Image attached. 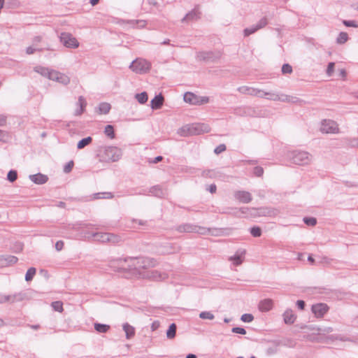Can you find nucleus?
<instances>
[{"label": "nucleus", "instance_id": "obj_1", "mask_svg": "<svg viewBox=\"0 0 358 358\" xmlns=\"http://www.w3.org/2000/svg\"><path fill=\"white\" fill-rule=\"evenodd\" d=\"M115 264H117L118 271L128 270L133 271V273H140L141 269L154 267L156 265V261L152 258L145 257H127L112 262L110 266L115 267Z\"/></svg>", "mask_w": 358, "mask_h": 358}, {"label": "nucleus", "instance_id": "obj_2", "mask_svg": "<svg viewBox=\"0 0 358 358\" xmlns=\"http://www.w3.org/2000/svg\"><path fill=\"white\" fill-rule=\"evenodd\" d=\"M210 131V127L204 123H194L187 124L178 129V134L182 136L189 135H199L201 133H207Z\"/></svg>", "mask_w": 358, "mask_h": 358}, {"label": "nucleus", "instance_id": "obj_3", "mask_svg": "<svg viewBox=\"0 0 358 358\" xmlns=\"http://www.w3.org/2000/svg\"><path fill=\"white\" fill-rule=\"evenodd\" d=\"M287 158L294 164L304 166L309 164L313 160V156L306 151L293 150L287 153Z\"/></svg>", "mask_w": 358, "mask_h": 358}, {"label": "nucleus", "instance_id": "obj_4", "mask_svg": "<svg viewBox=\"0 0 358 358\" xmlns=\"http://www.w3.org/2000/svg\"><path fill=\"white\" fill-rule=\"evenodd\" d=\"M129 67L136 73L143 74L150 71L151 64L145 59L137 58L130 64Z\"/></svg>", "mask_w": 358, "mask_h": 358}, {"label": "nucleus", "instance_id": "obj_5", "mask_svg": "<svg viewBox=\"0 0 358 358\" xmlns=\"http://www.w3.org/2000/svg\"><path fill=\"white\" fill-rule=\"evenodd\" d=\"M176 230L179 233H198L208 234L210 233V229L199 227L195 224L185 223L176 227Z\"/></svg>", "mask_w": 358, "mask_h": 358}, {"label": "nucleus", "instance_id": "obj_6", "mask_svg": "<svg viewBox=\"0 0 358 358\" xmlns=\"http://www.w3.org/2000/svg\"><path fill=\"white\" fill-rule=\"evenodd\" d=\"M184 101L186 103H189L192 105H202L207 103L209 101L208 96H200L194 94L192 92H186L183 97Z\"/></svg>", "mask_w": 358, "mask_h": 358}, {"label": "nucleus", "instance_id": "obj_7", "mask_svg": "<svg viewBox=\"0 0 358 358\" xmlns=\"http://www.w3.org/2000/svg\"><path fill=\"white\" fill-rule=\"evenodd\" d=\"M103 154L106 159L117 162L121 158L122 152L121 149L116 146H108L105 148Z\"/></svg>", "mask_w": 358, "mask_h": 358}, {"label": "nucleus", "instance_id": "obj_8", "mask_svg": "<svg viewBox=\"0 0 358 358\" xmlns=\"http://www.w3.org/2000/svg\"><path fill=\"white\" fill-rule=\"evenodd\" d=\"M221 57L220 52L203 51L196 54V59L206 62H214Z\"/></svg>", "mask_w": 358, "mask_h": 358}, {"label": "nucleus", "instance_id": "obj_9", "mask_svg": "<svg viewBox=\"0 0 358 358\" xmlns=\"http://www.w3.org/2000/svg\"><path fill=\"white\" fill-rule=\"evenodd\" d=\"M59 38L61 43L66 48H76L79 45L76 38L69 33H62Z\"/></svg>", "mask_w": 358, "mask_h": 358}, {"label": "nucleus", "instance_id": "obj_10", "mask_svg": "<svg viewBox=\"0 0 358 358\" xmlns=\"http://www.w3.org/2000/svg\"><path fill=\"white\" fill-rule=\"evenodd\" d=\"M255 208H250L248 207H241L240 208H227V210H224L222 213H228L233 215L236 217H241V215L248 216L249 215H252V211H256Z\"/></svg>", "mask_w": 358, "mask_h": 358}, {"label": "nucleus", "instance_id": "obj_11", "mask_svg": "<svg viewBox=\"0 0 358 358\" xmlns=\"http://www.w3.org/2000/svg\"><path fill=\"white\" fill-rule=\"evenodd\" d=\"M268 21L266 17H264L259 20L256 24H253L250 27L245 28L243 30V35L245 37L249 36L250 35L255 34L259 29H261L266 26Z\"/></svg>", "mask_w": 358, "mask_h": 358}, {"label": "nucleus", "instance_id": "obj_12", "mask_svg": "<svg viewBox=\"0 0 358 358\" xmlns=\"http://www.w3.org/2000/svg\"><path fill=\"white\" fill-rule=\"evenodd\" d=\"M328 310L327 305L322 303L313 304L311 307V310L316 317H322Z\"/></svg>", "mask_w": 358, "mask_h": 358}, {"label": "nucleus", "instance_id": "obj_13", "mask_svg": "<svg viewBox=\"0 0 358 358\" xmlns=\"http://www.w3.org/2000/svg\"><path fill=\"white\" fill-rule=\"evenodd\" d=\"M234 196L236 200L243 203H248L252 199L251 194L249 192L243 190L236 191Z\"/></svg>", "mask_w": 358, "mask_h": 358}, {"label": "nucleus", "instance_id": "obj_14", "mask_svg": "<svg viewBox=\"0 0 358 358\" xmlns=\"http://www.w3.org/2000/svg\"><path fill=\"white\" fill-rule=\"evenodd\" d=\"M245 250L240 248L236 250L235 254L233 256L229 257V260L232 262L234 265L239 266L243 262L245 255Z\"/></svg>", "mask_w": 358, "mask_h": 358}, {"label": "nucleus", "instance_id": "obj_15", "mask_svg": "<svg viewBox=\"0 0 358 358\" xmlns=\"http://www.w3.org/2000/svg\"><path fill=\"white\" fill-rule=\"evenodd\" d=\"M238 91L241 94H250L251 96L263 98V95L261 94L262 90L256 88L248 86H241L238 88Z\"/></svg>", "mask_w": 358, "mask_h": 358}, {"label": "nucleus", "instance_id": "obj_16", "mask_svg": "<svg viewBox=\"0 0 358 358\" xmlns=\"http://www.w3.org/2000/svg\"><path fill=\"white\" fill-rule=\"evenodd\" d=\"M50 80L57 81L64 85L70 83V78L66 75L57 71H54V72L50 74Z\"/></svg>", "mask_w": 358, "mask_h": 358}, {"label": "nucleus", "instance_id": "obj_17", "mask_svg": "<svg viewBox=\"0 0 358 358\" xmlns=\"http://www.w3.org/2000/svg\"><path fill=\"white\" fill-rule=\"evenodd\" d=\"M320 131L322 133L329 134V133H335L336 131V124L332 120H324L322 122Z\"/></svg>", "mask_w": 358, "mask_h": 358}, {"label": "nucleus", "instance_id": "obj_18", "mask_svg": "<svg viewBox=\"0 0 358 358\" xmlns=\"http://www.w3.org/2000/svg\"><path fill=\"white\" fill-rule=\"evenodd\" d=\"M109 233H102V232H96V233H90L88 232L85 237L87 238H93L95 241H100L102 243L108 242Z\"/></svg>", "mask_w": 358, "mask_h": 358}, {"label": "nucleus", "instance_id": "obj_19", "mask_svg": "<svg viewBox=\"0 0 358 358\" xmlns=\"http://www.w3.org/2000/svg\"><path fill=\"white\" fill-rule=\"evenodd\" d=\"M148 192L159 198H164L167 195L166 190L164 189L162 186L159 185L151 187Z\"/></svg>", "mask_w": 358, "mask_h": 358}, {"label": "nucleus", "instance_id": "obj_20", "mask_svg": "<svg viewBox=\"0 0 358 358\" xmlns=\"http://www.w3.org/2000/svg\"><path fill=\"white\" fill-rule=\"evenodd\" d=\"M29 178L31 181L37 185L45 184L48 180V177L41 173L29 175Z\"/></svg>", "mask_w": 358, "mask_h": 358}, {"label": "nucleus", "instance_id": "obj_21", "mask_svg": "<svg viewBox=\"0 0 358 358\" xmlns=\"http://www.w3.org/2000/svg\"><path fill=\"white\" fill-rule=\"evenodd\" d=\"M200 17V13L196 8L192 10L182 19V22H189L198 20Z\"/></svg>", "mask_w": 358, "mask_h": 358}, {"label": "nucleus", "instance_id": "obj_22", "mask_svg": "<svg viewBox=\"0 0 358 358\" xmlns=\"http://www.w3.org/2000/svg\"><path fill=\"white\" fill-rule=\"evenodd\" d=\"M273 306V300L270 299H266L262 300L258 306L259 310L261 312H268L272 309Z\"/></svg>", "mask_w": 358, "mask_h": 358}, {"label": "nucleus", "instance_id": "obj_23", "mask_svg": "<svg viewBox=\"0 0 358 358\" xmlns=\"http://www.w3.org/2000/svg\"><path fill=\"white\" fill-rule=\"evenodd\" d=\"M164 102V97L161 94L156 95L150 101V106L152 109L157 110L160 108Z\"/></svg>", "mask_w": 358, "mask_h": 358}, {"label": "nucleus", "instance_id": "obj_24", "mask_svg": "<svg viewBox=\"0 0 358 358\" xmlns=\"http://www.w3.org/2000/svg\"><path fill=\"white\" fill-rule=\"evenodd\" d=\"M55 70L50 69L48 68L42 66H36L34 67V71L41 74L42 76L48 78L50 80V74L54 72Z\"/></svg>", "mask_w": 358, "mask_h": 358}, {"label": "nucleus", "instance_id": "obj_25", "mask_svg": "<svg viewBox=\"0 0 358 358\" xmlns=\"http://www.w3.org/2000/svg\"><path fill=\"white\" fill-rule=\"evenodd\" d=\"M283 320L285 324H292L296 320V315L291 309H287L283 313Z\"/></svg>", "mask_w": 358, "mask_h": 358}, {"label": "nucleus", "instance_id": "obj_26", "mask_svg": "<svg viewBox=\"0 0 358 358\" xmlns=\"http://www.w3.org/2000/svg\"><path fill=\"white\" fill-rule=\"evenodd\" d=\"M258 210L259 215L263 216H275L279 213V210L275 208H259Z\"/></svg>", "mask_w": 358, "mask_h": 358}, {"label": "nucleus", "instance_id": "obj_27", "mask_svg": "<svg viewBox=\"0 0 358 358\" xmlns=\"http://www.w3.org/2000/svg\"><path fill=\"white\" fill-rule=\"evenodd\" d=\"M28 299V296L24 292H20L11 294V303L20 302Z\"/></svg>", "mask_w": 358, "mask_h": 358}, {"label": "nucleus", "instance_id": "obj_28", "mask_svg": "<svg viewBox=\"0 0 358 358\" xmlns=\"http://www.w3.org/2000/svg\"><path fill=\"white\" fill-rule=\"evenodd\" d=\"M147 277L153 279L154 280H162L167 278L166 274H162L158 271H152L150 274L147 275Z\"/></svg>", "mask_w": 358, "mask_h": 358}, {"label": "nucleus", "instance_id": "obj_29", "mask_svg": "<svg viewBox=\"0 0 358 358\" xmlns=\"http://www.w3.org/2000/svg\"><path fill=\"white\" fill-rule=\"evenodd\" d=\"M123 330L126 334V338L129 339L132 338L135 334V329L129 324L128 323H125L123 324Z\"/></svg>", "mask_w": 358, "mask_h": 358}, {"label": "nucleus", "instance_id": "obj_30", "mask_svg": "<svg viewBox=\"0 0 358 358\" xmlns=\"http://www.w3.org/2000/svg\"><path fill=\"white\" fill-rule=\"evenodd\" d=\"M177 326L175 323H172L169 325L166 331V337L169 339H173L176 335Z\"/></svg>", "mask_w": 358, "mask_h": 358}, {"label": "nucleus", "instance_id": "obj_31", "mask_svg": "<svg viewBox=\"0 0 358 358\" xmlns=\"http://www.w3.org/2000/svg\"><path fill=\"white\" fill-rule=\"evenodd\" d=\"M261 94L263 95V97H266V99L274 101H278L279 99V94L276 92H263L262 91Z\"/></svg>", "mask_w": 358, "mask_h": 358}, {"label": "nucleus", "instance_id": "obj_32", "mask_svg": "<svg viewBox=\"0 0 358 358\" xmlns=\"http://www.w3.org/2000/svg\"><path fill=\"white\" fill-rule=\"evenodd\" d=\"M92 142V138L91 136H87L86 138H84L78 141L77 143V148L78 150L83 149L88 145H90Z\"/></svg>", "mask_w": 358, "mask_h": 358}, {"label": "nucleus", "instance_id": "obj_33", "mask_svg": "<svg viewBox=\"0 0 358 358\" xmlns=\"http://www.w3.org/2000/svg\"><path fill=\"white\" fill-rule=\"evenodd\" d=\"M113 195L111 192H98L92 194L93 199H112Z\"/></svg>", "mask_w": 358, "mask_h": 358}, {"label": "nucleus", "instance_id": "obj_34", "mask_svg": "<svg viewBox=\"0 0 358 358\" xmlns=\"http://www.w3.org/2000/svg\"><path fill=\"white\" fill-rule=\"evenodd\" d=\"M0 260H4L6 264L10 265L16 263L18 259L15 256L13 255H2L0 257Z\"/></svg>", "mask_w": 358, "mask_h": 358}, {"label": "nucleus", "instance_id": "obj_35", "mask_svg": "<svg viewBox=\"0 0 358 358\" xmlns=\"http://www.w3.org/2000/svg\"><path fill=\"white\" fill-rule=\"evenodd\" d=\"M110 329L108 324L94 323V329L99 333H106Z\"/></svg>", "mask_w": 358, "mask_h": 358}, {"label": "nucleus", "instance_id": "obj_36", "mask_svg": "<svg viewBox=\"0 0 358 358\" xmlns=\"http://www.w3.org/2000/svg\"><path fill=\"white\" fill-rule=\"evenodd\" d=\"M136 100L138 101L141 104H144L148 101V94L145 92H143L139 94H136L135 96Z\"/></svg>", "mask_w": 358, "mask_h": 358}, {"label": "nucleus", "instance_id": "obj_37", "mask_svg": "<svg viewBox=\"0 0 358 358\" xmlns=\"http://www.w3.org/2000/svg\"><path fill=\"white\" fill-rule=\"evenodd\" d=\"M349 39L348 33L341 31L337 36V43L343 44L346 43Z\"/></svg>", "mask_w": 358, "mask_h": 358}, {"label": "nucleus", "instance_id": "obj_38", "mask_svg": "<svg viewBox=\"0 0 358 358\" xmlns=\"http://www.w3.org/2000/svg\"><path fill=\"white\" fill-rule=\"evenodd\" d=\"M104 134L110 139H113L115 137L113 126L110 124L106 125L104 129Z\"/></svg>", "mask_w": 358, "mask_h": 358}, {"label": "nucleus", "instance_id": "obj_39", "mask_svg": "<svg viewBox=\"0 0 358 358\" xmlns=\"http://www.w3.org/2000/svg\"><path fill=\"white\" fill-rule=\"evenodd\" d=\"M110 110V105L108 103H101L99 106V111L100 114H107Z\"/></svg>", "mask_w": 358, "mask_h": 358}, {"label": "nucleus", "instance_id": "obj_40", "mask_svg": "<svg viewBox=\"0 0 358 358\" xmlns=\"http://www.w3.org/2000/svg\"><path fill=\"white\" fill-rule=\"evenodd\" d=\"M36 269L34 267L29 268L25 274V280L29 282L31 281L35 275Z\"/></svg>", "mask_w": 358, "mask_h": 358}, {"label": "nucleus", "instance_id": "obj_41", "mask_svg": "<svg viewBox=\"0 0 358 358\" xmlns=\"http://www.w3.org/2000/svg\"><path fill=\"white\" fill-rule=\"evenodd\" d=\"M51 306L54 310L62 313L63 311V303L60 301H53Z\"/></svg>", "mask_w": 358, "mask_h": 358}, {"label": "nucleus", "instance_id": "obj_42", "mask_svg": "<svg viewBox=\"0 0 358 358\" xmlns=\"http://www.w3.org/2000/svg\"><path fill=\"white\" fill-rule=\"evenodd\" d=\"M199 317L203 320H212L215 318L214 315L210 311H203L200 313Z\"/></svg>", "mask_w": 358, "mask_h": 358}, {"label": "nucleus", "instance_id": "obj_43", "mask_svg": "<svg viewBox=\"0 0 358 358\" xmlns=\"http://www.w3.org/2000/svg\"><path fill=\"white\" fill-rule=\"evenodd\" d=\"M17 178V173L15 170H10L7 174V180L10 182H15Z\"/></svg>", "mask_w": 358, "mask_h": 358}, {"label": "nucleus", "instance_id": "obj_44", "mask_svg": "<svg viewBox=\"0 0 358 358\" xmlns=\"http://www.w3.org/2000/svg\"><path fill=\"white\" fill-rule=\"evenodd\" d=\"M250 232L254 237H259L262 235V229L259 227H252L250 229Z\"/></svg>", "mask_w": 358, "mask_h": 358}, {"label": "nucleus", "instance_id": "obj_45", "mask_svg": "<svg viewBox=\"0 0 358 358\" xmlns=\"http://www.w3.org/2000/svg\"><path fill=\"white\" fill-rule=\"evenodd\" d=\"M303 221L308 226L313 227L317 224V220L313 217H303Z\"/></svg>", "mask_w": 358, "mask_h": 358}, {"label": "nucleus", "instance_id": "obj_46", "mask_svg": "<svg viewBox=\"0 0 358 358\" xmlns=\"http://www.w3.org/2000/svg\"><path fill=\"white\" fill-rule=\"evenodd\" d=\"M44 48H41V47H38V46H34L33 45H31V46H29L28 48H27L26 49V52L27 54L28 55H31V54H34V52H37V51H42Z\"/></svg>", "mask_w": 358, "mask_h": 358}, {"label": "nucleus", "instance_id": "obj_47", "mask_svg": "<svg viewBox=\"0 0 358 358\" xmlns=\"http://www.w3.org/2000/svg\"><path fill=\"white\" fill-rule=\"evenodd\" d=\"M342 23L348 27H358V23L356 20H343Z\"/></svg>", "mask_w": 358, "mask_h": 358}, {"label": "nucleus", "instance_id": "obj_48", "mask_svg": "<svg viewBox=\"0 0 358 358\" xmlns=\"http://www.w3.org/2000/svg\"><path fill=\"white\" fill-rule=\"evenodd\" d=\"M108 239V242L111 243H117L121 241L120 236L110 233H109Z\"/></svg>", "mask_w": 358, "mask_h": 358}, {"label": "nucleus", "instance_id": "obj_49", "mask_svg": "<svg viewBox=\"0 0 358 358\" xmlns=\"http://www.w3.org/2000/svg\"><path fill=\"white\" fill-rule=\"evenodd\" d=\"M241 320L243 322H251L254 320V317L252 314L245 313L241 315Z\"/></svg>", "mask_w": 358, "mask_h": 358}, {"label": "nucleus", "instance_id": "obj_50", "mask_svg": "<svg viewBox=\"0 0 358 358\" xmlns=\"http://www.w3.org/2000/svg\"><path fill=\"white\" fill-rule=\"evenodd\" d=\"M129 23L134 26V24L137 25V27L140 28H143L146 25V22L145 20H131Z\"/></svg>", "mask_w": 358, "mask_h": 358}, {"label": "nucleus", "instance_id": "obj_51", "mask_svg": "<svg viewBox=\"0 0 358 358\" xmlns=\"http://www.w3.org/2000/svg\"><path fill=\"white\" fill-rule=\"evenodd\" d=\"M292 72V67L289 64H284L282 66V73L283 74L291 73Z\"/></svg>", "mask_w": 358, "mask_h": 358}, {"label": "nucleus", "instance_id": "obj_52", "mask_svg": "<svg viewBox=\"0 0 358 358\" xmlns=\"http://www.w3.org/2000/svg\"><path fill=\"white\" fill-rule=\"evenodd\" d=\"M73 161L69 162L64 167V172L66 173H70L73 167Z\"/></svg>", "mask_w": 358, "mask_h": 358}, {"label": "nucleus", "instance_id": "obj_53", "mask_svg": "<svg viewBox=\"0 0 358 358\" xmlns=\"http://www.w3.org/2000/svg\"><path fill=\"white\" fill-rule=\"evenodd\" d=\"M253 173L256 176L260 177L264 173V169L261 166H256L254 168Z\"/></svg>", "mask_w": 358, "mask_h": 358}, {"label": "nucleus", "instance_id": "obj_54", "mask_svg": "<svg viewBox=\"0 0 358 358\" xmlns=\"http://www.w3.org/2000/svg\"><path fill=\"white\" fill-rule=\"evenodd\" d=\"M226 150V145L224 144H220L218 146H217L214 152L217 155L222 153Z\"/></svg>", "mask_w": 358, "mask_h": 358}, {"label": "nucleus", "instance_id": "obj_55", "mask_svg": "<svg viewBox=\"0 0 358 358\" xmlns=\"http://www.w3.org/2000/svg\"><path fill=\"white\" fill-rule=\"evenodd\" d=\"M231 331L233 333L239 334L242 335H245L246 334L245 329L242 327H234L232 328Z\"/></svg>", "mask_w": 358, "mask_h": 358}, {"label": "nucleus", "instance_id": "obj_56", "mask_svg": "<svg viewBox=\"0 0 358 358\" xmlns=\"http://www.w3.org/2000/svg\"><path fill=\"white\" fill-rule=\"evenodd\" d=\"M347 76V72L344 69H341L339 73L337 74V77H339L343 80H345Z\"/></svg>", "mask_w": 358, "mask_h": 358}, {"label": "nucleus", "instance_id": "obj_57", "mask_svg": "<svg viewBox=\"0 0 358 358\" xmlns=\"http://www.w3.org/2000/svg\"><path fill=\"white\" fill-rule=\"evenodd\" d=\"M1 303H6L9 302L11 303V294L10 295H1Z\"/></svg>", "mask_w": 358, "mask_h": 358}, {"label": "nucleus", "instance_id": "obj_58", "mask_svg": "<svg viewBox=\"0 0 358 358\" xmlns=\"http://www.w3.org/2000/svg\"><path fill=\"white\" fill-rule=\"evenodd\" d=\"M78 103L80 106V108H83V110L87 105L85 99L82 96H79Z\"/></svg>", "mask_w": 358, "mask_h": 358}, {"label": "nucleus", "instance_id": "obj_59", "mask_svg": "<svg viewBox=\"0 0 358 358\" xmlns=\"http://www.w3.org/2000/svg\"><path fill=\"white\" fill-rule=\"evenodd\" d=\"M278 97H279V99H278L279 101L287 102V103L289 102V95L284 94H279Z\"/></svg>", "mask_w": 358, "mask_h": 358}, {"label": "nucleus", "instance_id": "obj_60", "mask_svg": "<svg viewBox=\"0 0 358 358\" xmlns=\"http://www.w3.org/2000/svg\"><path fill=\"white\" fill-rule=\"evenodd\" d=\"M301 102H303V101L301 100L300 99H299L298 97L289 96V102L288 103H301Z\"/></svg>", "mask_w": 358, "mask_h": 358}, {"label": "nucleus", "instance_id": "obj_61", "mask_svg": "<svg viewBox=\"0 0 358 358\" xmlns=\"http://www.w3.org/2000/svg\"><path fill=\"white\" fill-rule=\"evenodd\" d=\"M334 62H330L328 64V67L327 69V73L329 76H331L334 70Z\"/></svg>", "mask_w": 358, "mask_h": 358}, {"label": "nucleus", "instance_id": "obj_62", "mask_svg": "<svg viewBox=\"0 0 358 358\" xmlns=\"http://www.w3.org/2000/svg\"><path fill=\"white\" fill-rule=\"evenodd\" d=\"M296 305L299 310H303L306 306V303L303 300H298L296 302Z\"/></svg>", "mask_w": 358, "mask_h": 358}, {"label": "nucleus", "instance_id": "obj_63", "mask_svg": "<svg viewBox=\"0 0 358 358\" xmlns=\"http://www.w3.org/2000/svg\"><path fill=\"white\" fill-rule=\"evenodd\" d=\"M42 38L41 36H35L32 40V45L34 46H38V44L41 42Z\"/></svg>", "mask_w": 358, "mask_h": 358}, {"label": "nucleus", "instance_id": "obj_64", "mask_svg": "<svg viewBox=\"0 0 358 358\" xmlns=\"http://www.w3.org/2000/svg\"><path fill=\"white\" fill-rule=\"evenodd\" d=\"M63 247H64V242L62 241H58L56 242V243H55V249L57 251L62 250Z\"/></svg>", "mask_w": 358, "mask_h": 358}]
</instances>
